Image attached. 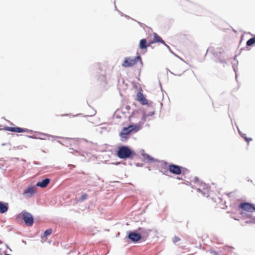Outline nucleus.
I'll return each instance as SVG.
<instances>
[{"instance_id":"1","label":"nucleus","mask_w":255,"mask_h":255,"mask_svg":"<svg viewBox=\"0 0 255 255\" xmlns=\"http://www.w3.org/2000/svg\"><path fill=\"white\" fill-rule=\"evenodd\" d=\"M241 215L245 218H249L246 223H255V217H252L251 213L255 212V207L250 203H241L239 206Z\"/></svg>"},{"instance_id":"2","label":"nucleus","mask_w":255,"mask_h":255,"mask_svg":"<svg viewBox=\"0 0 255 255\" xmlns=\"http://www.w3.org/2000/svg\"><path fill=\"white\" fill-rule=\"evenodd\" d=\"M146 121V116L143 115L142 119L140 120L138 123L136 124L131 125L129 126L128 127L124 128L122 131L123 135L125 134H129V133L132 131H137L140 130L142 127L143 125Z\"/></svg>"},{"instance_id":"3","label":"nucleus","mask_w":255,"mask_h":255,"mask_svg":"<svg viewBox=\"0 0 255 255\" xmlns=\"http://www.w3.org/2000/svg\"><path fill=\"white\" fill-rule=\"evenodd\" d=\"M131 154L132 151L128 147L123 146L119 148L117 155L121 159H127L129 158Z\"/></svg>"},{"instance_id":"4","label":"nucleus","mask_w":255,"mask_h":255,"mask_svg":"<svg viewBox=\"0 0 255 255\" xmlns=\"http://www.w3.org/2000/svg\"><path fill=\"white\" fill-rule=\"evenodd\" d=\"M138 60H140L141 62V58L139 56H137L135 58L127 57L125 58L122 66L125 67H131L134 65Z\"/></svg>"},{"instance_id":"5","label":"nucleus","mask_w":255,"mask_h":255,"mask_svg":"<svg viewBox=\"0 0 255 255\" xmlns=\"http://www.w3.org/2000/svg\"><path fill=\"white\" fill-rule=\"evenodd\" d=\"M31 138L34 139H39L41 140H50V138H51V140L54 141L56 138H60L59 136H54L48 134L42 133V132H38L36 135H33L30 136Z\"/></svg>"},{"instance_id":"6","label":"nucleus","mask_w":255,"mask_h":255,"mask_svg":"<svg viewBox=\"0 0 255 255\" xmlns=\"http://www.w3.org/2000/svg\"><path fill=\"white\" fill-rule=\"evenodd\" d=\"M143 230H144L142 229H139V233H137L134 232H129L128 235V239L133 242L138 241L141 238L140 233H142Z\"/></svg>"},{"instance_id":"7","label":"nucleus","mask_w":255,"mask_h":255,"mask_svg":"<svg viewBox=\"0 0 255 255\" xmlns=\"http://www.w3.org/2000/svg\"><path fill=\"white\" fill-rule=\"evenodd\" d=\"M23 219L27 226H31L32 225L33 223V218L29 213L26 212H23Z\"/></svg>"},{"instance_id":"8","label":"nucleus","mask_w":255,"mask_h":255,"mask_svg":"<svg viewBox=\"0 0 255 255\" xmlns=\"http://www.w3.org/2000/svg\"><path fill=\"white\" fill-rule=\"evenodd\" d=\"M169 170L171 173L175 174H179L181 173L180 167L176 165H169Z\"/></svg>"},{"instance_id":"9","label":"nucleus","mask_w":255,"mask_h":255,"mask_svg":"<svg viewBox=\"0 0 255 255\" xmlns=\"http://www.w3.org/2000/svg\"><path fill=\"white\" fill-rule=\"evenodd\" d=\"M202 189L203 190L202 191V189L201 188H198L197 190L198 192H202V194L204 196L208 197L209 196V187L207 185L204 184L203 188Z\"/></svg>"},{"instance_id":"10","label":"nucleus","mask_w":255,"mask_h":255,"mask_svg":"<svg viewBox=\"0 0 255 255\" xmlns=\"http://www.w3.org/2000/svg\"><path fill=\"white\" fill-rule=\"evenodd\" d=\"M5 129L7 131H12V132H16L18 133L23 132L25 131V129L24 128H12V127H7L5 128Z\"/></svg>"},{"instance_id":"11","label":"nucleus","mask_w":255,"mask_h":255,"mask_svg":"<svg viewBox=\"0 0 255 255\" xmlns=\"http://www.w3.org/2000/svg\"><path fill=\"white\" fill-rule=\"evenodd\" d=\"M154 41L156 42H161L162 44H163L164 45H165L167 47V48L169 49V50L170 51V52H172L169 46L168 45H167L165 43V42L162 39V38L159 35H158L156 33L154 34Z\"/></svg>"},{"instance_id":"12","label":"nucleus","mask_w":255,"mask_h":255,"mask_svg":"<svg viewBox=\"0 0 255 255\" xmlns=\"http://www.w3.org/2000/svg\"><path fill=\"white\" fill-rule=\"evenodd\" d=\"M50 182V179L49 178H45L42 181L38 182L36 183V186L41 188H45Z\"/></svg>"},{"instance_id":"13","label":"nucleus","mask_w":255,"mask_h":255,"mask_svg":"<svg viewBox=\"0 0 255 255\" xmlns=\"http://www.w3.org/2000/svg\"><path fill=\"white\" fill-rule=\"evenodd\" d=\"M137 100L142 105H146L147 104V101L144 97L143 94L138 92L137 94Z\"/></svg>"},{"instance_id":"14","label":"nucleus","mask_w":255,"mask_h":255,"mask_svg":"<svg viewBox=\"0 0 255 255\" xmlns=\"http://www.w3.org/2000/svg\"><path fill=\"white\" fill-rule=\"evenodd\" d=\"M35 189L34 187H29L25 189L23 192V194L28 197H30L35 193Z\"/></svg>"},{"instance_id":"15","label":"nucleus","mask_w":255,"mask_h":255,"mask_svg":"<svg viewBox=\"0 0 255 255\" xmlns=\"http://www.w3.org/2000/svg\"><path fill=\"white\" fill-rule=\"evenodd\" d=\"M8 210V204H4L2 202H0V212L1 213H4L6 212Z\"/></svg>"},{"instance_id":"16","label":"nucleus","mask_w":255,"mask_h":255,"mask_svg":"<svg viewBox=\"0 0 255 255\" xmlns=\"http://www.w3.org/2000/svg\"><path fill=\"white\" fill-rule=\"evenodd\" d=\"M142 155L144 159L145 160H147L148 163H151L155 161L151 156L147 154L143 153Z\"/></svg>"},{"instance_id":"17","label":"nucleus","mask_w":255,"mask_h":255,"mask_svg":"<svg viewBox=\"0 0 255 255\" xmlns=\"http://www.w3.org/2000/svg\"><path fill=\"white\" fill-rule=\"evenodd\" d=\"M139 47L142 49L146 48V40L145 39H142L140 40Z\"/></svg>"},{"instance_id":"18","label":"nucleus","mask_w":255,"mask_h":255,"mask_svg":"<svg viewBox=\"0 0 255 255\" xmlns=\"http://www.w3.org/2000/svg\"><path fill=\"white\" fill-rule=\"evenodd\" d=\"M255 43V36L253 38H251L249 40H248L247 42V45L248 46H251Z\"/></svg>"},{"instance_id":"19","label":"nucleus","mask_w":255,"mask_h":255,"mask_svg":"<svg viewBox=\"0 0 255 255\" xmlns=\"http://www.w3.org/2000/svg\"><path fill=\"white\" fill-rule=\"evenodd\" d=\"M120 136H121L122 141H125L128 138V134L123 135V132H121L120 133Z\"/></svg>"},{"instance_id":"20","label":"nucleus","mask_w":255,"mask_h":255,"mask_svg":"<svg viewBox=\"0 0 255 255\" xmlns=\"http://www.w3.org/2000/svg\"><path fill=\"white\" fill-rule=\"evenodd\" d=\"M238 131L240 134V135L242 136V137H243V138H244V139L248 142L252 140V139L251 138H248L247 136H246V134H242L241 132H240V130L238 129Z\"/></svg>"},{"instance_id":"21","label":"nucleus","mask_w":255,"mask_h":255,"mask_svg":"<svg viewBox=\"0 0 255 255\" xmlns=\"http://www.w3.org/2000/svg\"><path fill=\"white\" fill-rule=\"evenodd\" d=\"M52 233V230L51 229L46 230L44 233V236L46 237L50 235Z\"/></svg>"},{"instance_id":"22","label":"nucleus","mask_w":255,"mask_h":255,"mask_svg":"<svg viewBox=\"0 0 255 255\" xmlns=\"http://www.w3.org/2000/svg\"><path fill=\"white\" fill-rule=\"evenodd\" d=\"M154 114V112H149L148 114H146L145 113H143V115H142V117H143V115H145L146 116V120H147V118L149 116H152V115ZM141 119H142V118H141ZM142 119H141V120Z\"/></svg>"},{"instance_id":"23","label":"nucleus","mask_w":255,"mask_h":255,"mask_svg":"<svg viewBox=\"0 0 255 255\" xmlns=\"http://www.w3.org/2000/svg\"><path fill=\"white\" fill-rule=\"evenodd\" d=\"M88 195L86 194H84L81 197V200L84 201L87 198Z\"/></svg>"},{"instance_id":"24","label":"nucleus","mask_w":255,"mask_h":255,"mask_svg":"<svg viewBox=\"0 0 255 255\" xmlns=\"http://www.w3.org/2000/svg\"><path fill=\"white\" fill-rule=\"evenodd\" d=\"M179 241H180V239L177 237H175L173 239V242H174V243H176Z\"/></svg>"},{"instance_id":"25","label":"nucleus","mask_w":255,"mask_h":255,"mask_svg":"<svg viewBox=\"0 0 255 255\" xmlns=\"http://www.w3.org/2000/svg\"><path fill=\"white\" fill-rule=\"evenodd\" d=\"M76 141H77V140H76L75 139H71V142H72V143H74V142H76Z\"/></svg>"},{"instance_id":"26","label":"nucleus","mask_w":255,"mask_h":255,"mask_svg":"<svg viewBox=\"0 0 255 255\" xmlns=\"http://www.w3.org/2000/svg\"><path fill=\"white\" fill-rule=\"evenodd\" d=\"M134 116H131V117H130V121H132V120H133V119L134 118Z\"/></svg>"},{"instance_id":"27","label":"nucleus","mask_w":255,"mask_h":255,"mask_svg":"<svg viewBox=\"0 0 255 255\" xmlns=\"http://www.w3.org/2000/svg\"><path fill=\"white\" fill-rule=\"evenodd\" d=\"M4 255H11L10 254H5Z\"/></svg>"}]
</instances>
